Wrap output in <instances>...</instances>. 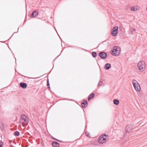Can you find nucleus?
I'll use <instances>...</instances> for the list:
<instances>
[{"instance_id": "nucleus-1", "label": "nucleus", "mask_w": 147, "mask_h": 147, "mask_svg": "<svg viewBox=\"0 0 147 147\" xmlns=\"http://www.w3.org/2000/svg\"><path fill=\"white\" fill-rule=\"evenodd\" d=\"M28 117L25 115H22L20 119V123L23 124V125H27L28 122Z\"/></svg>"}, {"instance_id": "nucleus-2", "label": "nucleus", "mask_w": 147, "mask_h": 147, "mask_svg": "<svg viewBox=\"0 0 147 147\" xmlns=\"http://www.w3.org/2000/svg\"><path fill=\"white\" fill-rule=\"evenodd\" d=\"M120 48L118 46H115L112 50V54L114 56H118L120 54Z\"/></svg>"}, {"instance_id": "nucleus-3", "label": "nucleus", "mask_w": 147, "mask_h": 147, "mask_svg": "<svg viewBox=\"0 0 147 147\" xmlns=\"http://www.w3.org/2000/svg\"><path fill=\"white\" fill-rule=\"evenodd\" d=\"M138 66L140 71H142L145 68V63L144 61H140L138 63Z\"/></svg>"}, {"instance_id": "nucleus-4", "label": "nucleus", "mask_w": 147, "mask_h": 147, "mask_svg": "<svg viewBox=\"0 0 147 147\" xmlns=\"http://www.w3.org/2000/svg\"><path fill=\"white\" fill-rule=\"evenodd\" d=\"M133 84L135 90L137 91H140V90L141 88L140 85L136 80H133Z\"/></svg>"}, {"instance_id": "nucleus-5", "label": "nucleus", "mask_w": 147, "mask_h": 147, "mask_svg": "<svg viewBox=\"0 0 147 147\" xmlns=\"http://www.w3.org/2000/svg\"><path fill=\"white\" fill-rule=\"evenodd\" d=\"M109 138V136L106 134L103 135H101L100 139L98 141L99 143L102 144L104 142L103 141Z\"/></svg>"}, {"instance_id": "nucleus-6", "label": "nucleus", "mask_w": 147, "mask_h": 147, "mask_svg": "<svg viewBox=\"0 0 147 147\" xmlns=\"http://www.w3.org/2000/svg\"><path fill=\"white\" fill-rule=\"evenodd\" d=\"M118 29L117 26H115L113 28L111 33L112 36H115L117 35Z\"/></svg>"}, {"instance_id": "nucleus-7", "label": "nucleus", "mask_w": 147, "mask_h": 147, "mask_svg": "<svg viewBox=\"0 0 147 147\" xmlns=\"http://www.w3.org/2000/svg\"><path fill=\"white\" fill-rule=\"evenodd\" d=\"M98 55L101 59H103L106 58L107 57V53L104 52H100Z\"/></svg>"}, {"instance_id": "nucleus-8", "label": "nucleus", "mask_w": 147, "mask_h": 147, "mask_svg": "<svg viewBox=\"0 0 147 147\" xmlns=\"http://www.w3.org/2000/svg\"><path fill=\"white\" fill-rule=\"evenodd\" d=\"M132 126L131 125H127L125 127V130L127 132H130L132 130Z\"/></svg>"}, {"instance_id": "nucleus-9", "label": "nucleus", "mask_w": 147, "mask_h": 147, "mask_svg": "<svg viewBox=\"0 0 147 147\" xmlns=\"http://www.w3.org/2000/svg\"><path fill=\"white\" fill-rule=\"evenodd\" d=\"M88 103L86 100H85L83 102L81 103V105L82 107L85 108L88 106Z\"/></svg>"}, {"instance_id": "nucleus-10", "label": "nucleus", "mask_w": 147, "mask_h": 147, "mask_svg": "<svg viewBox=\"0 0 147 147\" xmlns=\"http://www.w3.org/2000/svg\"><path fill=\"white\" fill-rule=\"evenodd\" d=\"M20 86L22 88L25 89L27 87V84L26 83L21 82L20 83Z\"/></svg>"}, {"instance_id": "nucleus-11", "label": "nucleus", "mask_w": 147, "mask_h": 147, "mask_svg": "<svg viewBox=\"0 0 147 147\" xmlns=\"http://www.w3.org/2000/svg\"><path fill=\"white\" fill-rule=\"evenodd\" d=\"M111 67V65L109 63L106 64L104 66V68L106 70L109 69Z\"/></svg>"}, {"instance_id": "nucleus-12", "label": "nucleus", "mask_w": 147, "mask_h": 147, "mask_svg": "<svg viewBox=\"0 0 147 147\" xmlns=\"http://www.w3.org/2000/svg\"><path fill=\"white\" fill-rule=\"evenodd\" d=\"M38 14V13L37 11H34L32 13L31 15L32 17H35L37 16Z\"/></svg>"}, {"instance_id": "nucleus-13", "label": "nucleus", "mask_w": 147, "mask_h": 147, "mask_svg": "<svg viewBox=\"0 0 147 147\" xmlns=\"http://www.w3.org/2000/svg\"><path fill=\"white\" fill-rule=\"evenodd\" d=\"M114 104L116 106L118 105L119 103V101L117 99H115L113 100V101Z\"/></svg>"}, {"instance_id": "nucleus-14", "label": "nucleus", "mask_w": 147, "mask_h": 147, "mask_svg": "<svg viewBox=\"0 0 147 147\" xmlns=\"http://www.w3.org/2000/svg\"><path fill=\"white\" fill-rule=\"evenodd\" d=\"M98 86L103 87L104 86V84L103 83V82H102L99 81L98 84Z\"/></svg>"}, {"instance_id": "nucleus-15", "label": "nucleus", "mask_w": 147, "mask_h": 147, "mask_svg": "<svg viewBox=\"0 0 147 147\" xmlns=\"http://www.w3.org/2000/svg\"><path fill=\"white\" fill-rule=\"evenodd\" d=\"M13 134L15 136H17L20 135V133L18 131H16L14 132Z\"/></svg>"}, {"instance_id": "nucleus-16", "label": "nucleus", "mask_w": 147, "mask_h": 147, "mask_svg": "<svg viewBox=\"0 0 147 147\" xmlns=\"http://www.w3.org/2000/svg\"><path fill=\"white\" fill-rule=\"evenodd\" d=\"M92 55L93 57H95L97 56V54L95 52H92Z\"/></svg>"}, {"instance_id": "nucleus-17", "label": "nucleus", "mask_w": 147, "mask_h": 147, "mask_svg": "<svg viewBox=\"0 0 147 147\" xmlns=\"http://www.w3.org/2000/svg\"><path fill=\"white\" fill-rule=\"evenodd\" d=\"M131 9L133 11H136L137 10V9L136 7L133 6L131 7Z\"/></svg>"}, {"instance_id": "nucleus-18", "label": "nucleus", "mask_w": 147, "mask_h": 147, "mask_svg": "<svg viewBox=\"0 0 147 147\" xmlns=\"http://www.w3.org/2000/svg\"><path fill=\"white\" fill-rule=\"evenodd\" d=\"M94 94L93 93H92L90 94V95L89 96L92 98L94 97Z\"/></svg>"}, {"instance_id": "nucleus-19", "label": "nucleus", "mask_w": 147, "mask_h": 147, "mask_svg": "<svg viewBox=\"0 0 147 147\" xmlns=\"http://www.w3.org/2000/svg\"><path fill=\"white\" fill-rule=\"evenodd\" d=\"M59 146V144L58 142H56V147H58Z\"/></svg>"}, {"instance_id": "nucleus-20", "label": "nucleus", "mask_w": 147, "mask_h": 147, "mask_svg": "<svg viewBox=\"0 0 147 147\" xmlns=\"http://www.w3.org/2000/svg\"><path fill=\"white\" fill-rule=\"evenodd\" d=\"M52 146L54 147H55V141L53 142L52 143Z\"/></svg>"}, {"instance_id": "nucleus-21", "label": "nucleus", "mask_w": 147, "mask_h": 147, "mask_svg": "<svg viewBox=\"0 0 147 147\" xmlns=\"http://www.w3.org/2000/svg\"><path fill=\"white\" fill-rule=\"evenodd\" d=\"M47 86H48V88H50V87L49 86V80H48V81H47Z\"/></svg>"}, {"instance_id": "nucleus-22", "label": "nucleus", "mask_w": 147, "mask_h": 147, "mask_svg": "<svg viewBox=\"0 0 147 147\" xmlns=\"http://www.w3.org/2000/svg\"><path fill=\"white\" fill-rule=\"evenodd\" d=\"M3 144V143L2 142H0V147H2L3 146L2 144Z\"/></svg>"}, {"instance_id": "nucleus-23", "label": "nucleus", "mask_w": 147, "mask_h": 147, "mask_svg": "<svg viewBox=\"0 0 147 147\" xmlns=\"http://www.w3.org/2000/svg\"><path fill=\"white\" fill-rule=\"evenodd\" d=\"M13 143V142H12L11 141V140L9 141V144H10V145L11 144L12 145V144Z\"/></svg>"}, {"instance_id": "nucleus-24", "label": "nucleus", "mask_w": 147, "mask_h": 147, "mask_svg": "<svg viewBox=\"0 0 147 147\" xmlns=\"http://www.w3.org/2000/svg\"><path fill=\"white\" fill-rule=\"evenodd\" d=\"M91 98L90 97V96H89V97H88V101L90 100V99H91Z\"/></svg>"}, {"instance_id": "nucleus-25", "label": "nucleus", "mask_w": 147, "mask_h": 147, "mask_svg": "<svg viewBox=\"0 0 147 147\" xmlns=\"http://www.w3.org/2000/svg\"><path fill=\"white\" fill-rule=\"evenodd\" d=\"M87 133L88 134H87V136H89L90 134L88 132H87Z\"/></svg>"}, {"instance_id": "nucleus-26", "label": "nucleus", "mask_w": 147, "mask_h": 147, "mask_svg": "<svg viewBox=\"0 0 147 147\" xmlns=\"http://www.w3.org/2000/svg\"><path fill=\"white\" fill-rule=\"evenodd\" d=\"M56 140L58 141L59 142H62L61 141H60V140H59L58 139H56Z\"/></svg>"}, {"instance_id": "nucleus-27", "label": "nucleus", "mask_w": 147, "mask_h": 147, "mask_svg": "<svg viewBox=\"0 0 147 147\" xmlns=\"http://www.w3.org/2000/svg\"><path fill=\"white\" fill-rule=\"evenodd\" d=\"M134 31L133 30H131V33H133L134 32Z\"/></svg>"}, {"instance_id": "nucleus-28", "label": "nucleus", "mask_w": 147, "mask_h": 147, "mask_svg": "<svg viewBox=\"0 0 147 147\" xmlns=\"http://www.w3.org/2000/svg\"><path fill=\"white\" fill-rule=\"evenodd\" d=\"M133 30L134 31H136V29L135 28H134Z\"/></svg>"}, {"instance_id": "nucleus-29", "label": "nucleus", "mask_w": 147, "mask_h": 147, "mask_svg": "<svg viewBox=\"0 0 147 147\" xmlns=\"http://www.w3.org/2000/svg\"><path fill=\"white\" fill-rule=\"evenodd\" d=\"M52 139H53V140H55V138H54V137H53L52 138Z\"/></svg>"}, {"instance_id": "nucleus-30", "label": "nucleus", "mask_w": 147, "mask_h": 147, "mask_svg": "<svg viewBox=\"0 0 147 147\" xmlns=\"http://www.w3.org/2000/svg\"><path fill=\"white\" fill-rule=\"evenodd\" d=\"M55 31H56V32L58 34L57 32V30L56 29L55 30Z\"/></svg>"}, {"instance_id": "nucleus-31", "label": "nucleus", "mask_w": 147, "mask_h": 147, "mask_svg": "<svg viewBox=\"0 0 147 147\" xmlns=\"http://www.w3.org/2000/svg\"><path fill=\"white\" fill-rule=\"evenodd\" d=\"M53 27H54V29H55V27L54 26H53Z\"/></svg>"}, {"instance_id": "nucleus-32", "label": "nucleus", "mask_w": 147, "mask_h": 147, "mask_svg": "<svg viewBox=\"0 0 147 147\" xmlns=\"http://www.w3.org/2000/svg\"><path fill=\"white\" fill-rule=\"evenodd\" d=\"M60 55H59L58 56V57H59V56Z\"/></svg>"}, {"instance_id": "nucleus-33", "label": "nucleus", "mask_w": 147, "mask_h": 147, "mask_svg": "<svg viewBox=\"0 0 147 147\" xmlns=\"http://www.w3.org/2000/svg\"><path fill=\"white\" fill-rule=\"evenodd\" d=\"M60 39H61V40H62L61 38H60Z\"/></svg>"}, {"instance_id": "nucleus-34", "label": "nucleus", "mask_w": 147, "mask_h": 147, "mask_svg": "<svg viewBox=\"0 0 147 147\" xmlns=\"http://www.w3.org/2000/svg\"><path fill=\"white\" fill-rule=\"evenodd\" d=\"M60 39H61V40H62L61 38H60Z\"/></svg>"}, {"instance_id": "nucleus-35", "label": "nucleus", "mask_w": 147, "mask_h": 147, "mask_svg": "<svg viewBox=\"0 0 147 147\" xmlns=\"http://www.w3.org/2000/svg\"><path fill=\"white\" fill-rule=\"evenodd\" d=\"M60 39H61V40H62L61 38H60Z\"/></svg>"}]
</instances>
